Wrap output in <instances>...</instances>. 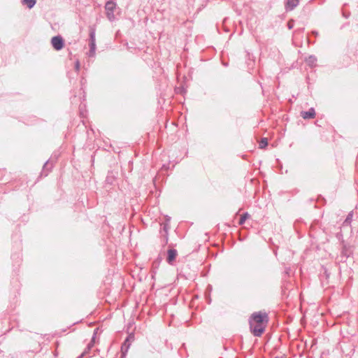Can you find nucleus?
Wrapping results in <instances>:
<instances>
[{
  "label": "nucleus",
  "mask_w": 358,
  "mask_h": 358,
  "mask_svg": "<svg viewBox=\"0 0 358 358\" xmlns=\"http://www.w3.org/2000/svg\"><path fill=\"white\" fill-rule=\"evenodd\" d=\"M249 321L266 326L269 321V317L266 312L258 311L253 313L250 315Z\"/></svg>",
  "instance_id": "obj_1"
},
{
  "label": "nucleus",
  "mask_w": 358,
  "mask_h": 358,
  "mask_svg": "<svg viewBox=\"0 0 358 358\" xmlns=\"http://www.w3.org/2000/svg\"><path fill=\"white\" fill-rule=\"evenodd\" d=\"M106 15L107 19L113 22L116 20L114 12L117 8V3L115 0H108L105 4Z\"/></svg>",
  "instance_id": "obj_2"
},
{
  "label": "nucleus",
  "mask_w": 358,
  "mask_h": 358,
  "mask_svg": "<svg viewBox=\"0 0 358 358\" xmlns=\"http://www.w3.org/2000/svg\"><path fill=\"white\" fill-rule=\"evenodd\" d=\"M95 35H96V29H95V28H94L92 27H90V32H89V47H90V50H89V52H88V56L90 57H93L95 55L96 48Z\"/></svg>",
  "instance_id": "obj_3"
},
{
  "label": "nucleus",
  "mask_w": 358,
  "mask_h": 358,
  "mask_svg": "<svg viewBox=\"0 0 358 358\" xmlns=\"http://www.w3.org/2000/svg\"><path fill=\"white\" fill-rule=\"evenodd\" d=\"M134 339H135V334L133 332L129 333L128 334V336L125 338L124 342L122 343V345H121V352H122L121 357H122V358H124V357L126 356V355L130 348L131 343L134 341Z\"/></svg>",
  "instance_id": "obj_4"
},
{
  "label": "nucleus",
  "mask_w": 358,
  "mask_h": 358,
  "mask_svg": "<svg viewBox=\"0 0 358 358\" xmlns=\"http://www.w3.org/2000/svg\"><path fill=\"white\" fill-rule=\"evenodd\" d=\"M118 176L119 173L115 169L108 171L105 180V187L107 185L115 186L117 185Z\"/></svg>",
  "instance_id": "obj_5"
},
{
  "label": "nucleus",
  "mask_w": 358,
  "mask_h": 358,
  "mask_svg": "<svg viewBox=\"0 0 358 358\" xmlns=\"http://www.w3.org/2000/svg\"><path fill=\"white\" fill-rule=\"evenodd\" d=\"M50 44L55 50L59 51L64 48L65 41L61 35L58 34L51 38Z\"/></svg>",
  "instance_id": "obj_6"
},
{
  "label": "nucleus",
  "mask_w": 358,
  "mask_h": 358,
  "mask_svg": "<svg viewBox=\"0 0 358 358\" xmlns=\"http://www.w3.org/2000/svg\"><path fill=\"white\" fill-rule=\"evenodd\" d=\"M341 244L342 249L341 252V261L346 262L348 258L353 254L352 246L349 244H346L343 240L342 241Z\"/></svg>",
  "instance_id": "obj_7"
},
{
  "label": "nucleus",
  "mask_w": 358,
  "mask_h": 358,
  "mask_svg": "<svg viewBox=\"0 0 358 358\" xmlns=\"http://www.w3.org/2000/svg\"><path fill=\"white\" fill-rule=\"evenodd\" d=\"M250 330L252 335L256 337H260L265 331L266 326L257 324L249 321Z\"/></svg>",
  "instance_id": "obj_8"
},
{
  "label": "nucleus",
  "mask_w": 358,
  "mask_h": 358,
  "mask_svg": "<svg viewBox=\"0 0 358 358\" xmlns=\"http://www.w3.org/2000/svg\"><path fill=\"white\" fill-rule=\"evenodd\" d=\"M178 256V251L174 248L167 250L166 262L169 264L173 265Z\"/></svg>",
  "instance_id": "obj_9"
},
{
  "label": "nucleus",
  "mask_w": 358,
  "mask_h": 358,
  "mask_svg": "<svg viewBox=\"0 0 358 358\" xmlns=\"http://www.w3.org/2000/svg\"><path fill=\"white\" fill-rule=\"evenodd\" d=\"M54 165L52 163L50 162V161L47 160L45 164L43 166L42 171L41 172L40 176H44L46 177L49 173L52 171Z\"/></svg>",
  "instance_id": "obj_10"
},
{
  "label": "nucleus",
  "mask_w": 358,
  "mask_h": 358,
  "mask_svg": "<svg viewBox=\"0 0 358 358\" xmlns=\"http://www.w3.org/2000/svg\"><path fill=\"white\" fill-rule=\"evenodd\" d=\"M316 113L314 108L311 107L308 110L301 111V116L304 120L313 119L315 117Z\"/></svg>",
  "instance_id": "obj_11"
},
{
  "label": "nucleus",
  "mask_w": 358,
  "mask_h": 358,
  "mask_svg": "<svg viewBox=\"0 0 358 358\" xmlns=\"http://www.w3.org/2000/svg\"><path fill=\"white\" fill-rule=\"evenodd\" d=\"M169 227L168 224H164L162 227L161 234H162V241L163 242V245H165L168 243L169 241Z\"/></svg>",
  "instance_id": "obj_12"
},
{
  "label": "nucleus",
  "mask_w": 358,
  "mask_h": 358,
  "mask_svg": "<svg viewBox=\"0 0 358 358\" xmlns=\"http://www.w3.org/2000/svg\"><path fill=\"white\" fill-rule=\"evenodd\" d=\"M299 1L300 0H287L285 3V10H293L299 4Z\"/></svg>",
  "instance_id": "obj_13"
},
{
  "label": "nucleus",
  "mask_w": 358,
  "mask_h": 358,
  "mask_svg": "<svg viewBox=\"0 0 358 358\" xmlns=\"http://www.w3.org/2000/svg\"><path fill=\"white\" fill-rule=\"evenodd\" d=\"M304 61L306 62V64L310 68H313L317 66L316 63H317V59L316 56L314 55H308V57H306L305 58Z\"/></svg>",
  "instance_id": "obj_14"
},
{
  "label": "nucleus",
  "mask_w": 358,
  "mask_h": 358,
  "mask_svg": "<svg viewBox=\"0 0 358 358\" xmlns=\"http://www.w3.org/2000/svg\"><path fill=\"white\" fill-rule=\"evenodd\" d=\"M11 259L13 263V266H19L22 262V254L20 252L12 253Z\"/></svg>",
  "instance_id": "obj_15"
},
{
  "label": "nucleus",
  "mask_w": 358,
  "mask_h": 358,
  "mask_svg": "<svg viewBox=\"0 0 358 358\" xmlns=\"http://www.w3.org/2000/svg\"><path fill=\"white\" fill-rule=\"evenodd\" d=\"M37 2V0H21V3L23 6H25L29 9H31L34 7Z\"/></svg>",
  "instance_id": "obj_16"
},
{
  "label": "nucleus",
  "mask_w": 358,
  "mask_h": 358,
  "mask_svg": "<svg viewBox=\"0 0 358 358\" xmlns=\"http://www.w3.org/2000/svg\"><path fill=\"white\" fill-rule=\"evenodd\" d=\"M250 217V215L248 212H245L243 213L241 217L238 220V224L243 225L245 224V221Z\"/></svg>",
  "instance_id": "obj_17"
},
{
  "label": "nucleus",
  "mask_w": 358,
  "mask_h": 358,
  "mask_svg": "<svg viewBox=\"0 0 358 358\" xmlns=\"http://www.w3.org/2000/svg\"><path fill=\"white\" fill-rule=\"evenodd\" d=\"M352 217H353V211H351L347 215L345 220H344V222L343 223V226L350 225L351 222L352 220Z\"/></svg>",
  "instance_id": "obj_18"
},
{
  "label": "nucleus",
  "mask_w": 358,
  "mask_h": 358,
  "mask_svg": "<svg viewBox=\"0 0 358 358\" xmlns=\"http://www.w3.org/2000/svg\"><path fill=\"white\" fill-rule=\"evenodd\" d=\"M268 140L266 138H262L259 142V148L264 149L268 146Z\"/></svg>",
  "instance_id": "obj_19"
},
{
  "label": "nucleus",
  "mask_w": 358,
  "mask_h": 358,
  "mask_svg": "<svg viewBox=\"0 0 358 358\" xmlns=\"http://www.w3.org/2000/svg\"><path fill=\"white\" fill-rule=\"evenodd\" d=\"M59 157V153L55 152L50 157V158L48 159L50 161L51 163L53 164V165L57 162L58 158Z\"/></svg>",
  "instance_id": "obj_20"
},
{
  "label": "nucleus",
  "mask_w": 358,
  "mask_h": 358,
  "mask_svg": "<svg viewBox=\"0 0 358 358\" xmlns=\"http://www.w3.org/2000/svg\"><path fill=\"white\" fill-rule=\"evenodd\" d=\"M317 201L320 203L322 205H324L326 203V199L322 195H318L317 196Z\"/></svg>",
  "instance_id": "obj_21"
},
{
  "label": "nucleus",
  "mask_w": 358,
  "mask_h": 358,
  "mask_svg": "<svg viewBox=\"0 0 358 358\" xmlns=\"http://www.w3.org/2000/svg\"><path fill=\"white\" fill-rule=\"evenodd\" d=\"M287 26L288 29H289V30L293 29V27L294 26V20L293 19L289 20L287 22Z\"/></svg>",
  "instance_id": "obj_22"
},
{
  "label": "nucleus",
  "mask_w": 358,
  "mask_h": 358,
  "mask_svg": "<svg viewBox=\"0 0 358 358\" xmlns=\"http://www.w3.org/2000/svg\"><path fill=\"white\" fill-rule=\"evenodd\" d=\"M74 69L77 73V74L78 73L79 71H80V62L78 59H77L76 62H75V64H74Z\"/></svg>",
  "instance_id": "obj_23"
},
{
  "label": "nucleus",
  "mask_w": 358,
  "mask_h": 358,
  "mask_svg": "<svg viewBox=\"0 0 358 358\" xmlns=\"http://www.w3.org/2000/svg\"><path fill=\"white\" fill-rule=\"evenodd\" d=\"M165 218V222L162 224V227L164 225V224H168V227H169V229L170 228V221H171V217L169 216V215H165L164 217Z\"/></svg>",
  "instance_id": "obj_24"
},
{
  "label": "nucleus",
  "mask_w": 358,
  "mask_h": 358,
  "mask_svg": "<svg viewBox=\"0 0 358 358\" xmlns=\"http://www.w3.org/2000/svg\"><path fill=\"white\" fill-rule=\"evenodd\" d=\"M93 346H94V343H93L92 342H90V343L87 344V347H86V348H85V350H86V351H87V353H88V352L91 350V348H92Z\"/></svg>",
  "instance_id": "obj_25"
},
{
  "label": "nucleus",
  "mask_w": 358,
  "mask_h": 358,
  "mask_svg": "<svg viewBox=\"0 0 358 358\" xmlns=\"http://www.w3.org/2000/svg\"><path fill=\"white\" fill-rule=\"evenodd\" d=\"M318 31H316V30H313L311 32H310V35L314 36V37H317L318 36Z\"/></svg>",
  "instance_id": "obj_26"
},
{
  "label": "nucleus",
  "mask_w": 358,
  "mask_h": 358,
  "mask_svg": "<svg viewBox=\"0 0 358 358\" xmlns=\"http://www.w3.org/2000/svg\"><path fill=\"white\" fill-rule=\"evenodd\" d=\"M350 13L349 12H345V11H343V16L345 17V18H348L350 17Z\"/></svg>",
  "instance_id": "obj_27"
},
{
  "label": "nucleus",
  "mask_w": 358,
  "mask_h": 358,
  "mask_svg": "<svg viewBox=\"0 0 358 358\" xmlns=\"http://www.w3.org/2000/svg\"><path fill=\"white\" fill-rule=\"evenodd\" d=\"M87 354V351L84 350L77 358H83V357Z\"/></svg>",
  "instance_id": "obj_28"
},
{
  "label": "nucleus",
  "mask_w": 358,
  "mask_h": 358,
  "mask_svg": "<svg viewBox=\"0 0 358 358\" xmlns=\"http://www.w3.org/2000/svg\"><path fill=\"white\" fill-rule=\"evenodd\" d=\"M98 331H99V328L94 329V332H93V335H92V336H94V338L96 337V334L98 333Z\"/></svg>",
  "instance_id": "obj_29"
},
{
  "label": "nucleus",
  "mask_w": 358,
  "mask_h": 358,
  "mask_svg": "<svg viewBox=\"0 0 358 358\" xmlns=\"http://www.w3.org/2000/svg\"><path fill=\"white\" fill-rule=\"evenodd\" d=\"M206 300H207L208 303H209V304H210V302H211V299H210V295H209V294H208V296H206Z\"/></svg>",
  "instance_id": "obj_30"
},
{
  "label": "nucleus",
  "mask_w": 358,
  "mask_h": 358,
  "mask_svg": "<svg viewBox=\"0 0 358 358\" xmlns=\"http://www.w3.org/2000/svg\"><path fill=\"white\" fill-rule=\"evenodd\" d=\"M86 80L83 77L80 80L81 85L83 86Z\"/></svg>",
  "instance_id": "obj_31"
},
{
  "label": "nucleus",
  "mask_w": 358,
  "mask_h": 358,
  "mask_svg": "<svg viewBox=\"0 0 358 358\" xmlns=\"http://www.w3.org/2000/svg\"><path fill=\"white\" fill-rule=\"evenodd\" d=\"M96 338H94V336H92L90 342H92L94 344Z\"/></svg>",
  "instance_id": "obj_32"
},
{
  "label": "nucleus",
  "mask_w": 358,
  "mask_h": 358,
  "mask_svg": "<svg viewBox=\"0 0 358 358\" xmlns=\"http://www.w3.org/2000/svg\"><path fill=\"white\" fill-rule=\"evenodd\" d=\"M308 43H314V41H312L310 40V36H308Z\"/></svg>",
  "instance_id": "obj_33"
},
{
  "label": "nucleus",
  "mask_w": 358,
  "mask_h": 358,
  "mask_svg": "<svg viewBox=\"0 0 358 358\" xmlns=\"http://www.w3.org/2000/svg\"><path fill=\"white\" fill-rule=\"evenodd\" d=\"M155 273H152L151 275L152 279H155Z\"/></svg>",
  "instance_id": "obj_34"
},
{
  "label": "nucleus",
  "mask_w": 358,
  "mask_h": 358,
  "mask_svg": "<svg viewBox=\"0 0 358 358\" xmlns=\"http://www.w3.org/2000/svg\"><path fill=\"white\" fill-rule=\"evenodd\" d=\"M57 355H58V353H57V351H55V352H54V357H57Z\"/></svg>",
  "instance_id": "obj_35"
},
{
  "label": "nucleus",
  "mask_w": 358,
  "mask_h": 358,
  "mask_svg": "<svg viewBox=\"0 0 358 358\" xmlns=\"http://www.w3.org/2000/svg\"><path fill=\"white\" fill-rule=\"evenodd\" d=\"M304 30V28L299 29L296 31H302Z\"/></svg>",
  "instance_id": "obj_36"
},
{
  "label": "nucleus",
  "mask_w": 358,
  "mask_h": 358,
  "mask_svg": "<svg viewBox=\"0 0 358 358\" xmlns=\"http://www.w3.org/2000/svg\"><path fill=\"white\" fill-rule=\"evenodd\" d=\"M222 64H223V66H228V63H224V62H223V63H222Z\"/></svg>",
  "instance_id": "obj_37"
},
{
  "label": "nucleus",
  "mask_w": 358,
  "mask_h": 358,
  "mask_svg": "<svg viewBox=\"0 0 358 358\" xmlns=\"http://www.w3.org/2000/svg\"><path fill=\"white\" fill-rule=\"evenodd\" d=\"M208 288L210 290H211V289H212V287H211L210 285H208Z\"/></svg>",
  "instance_id": "obj_38"
},
{
  "label": "nucleus",
  "mask_w": 358,
  "mask_h": 358,
  "mask_svg": "<svg viewBox=\"0 0 358 358\" xmlns=\"http://www.w3.org/2000/svg\"><path fill=\"white\" fill-rule=\"evenodd\" d=\"M220 358H222V357H220Z\"/></svg>",
  "instance_id": "obj_39"
}]
</instances>
